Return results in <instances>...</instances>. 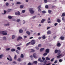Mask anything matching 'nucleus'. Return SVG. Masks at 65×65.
Listing matches in <instances>:
<instances>
[{
    "label": "nucleus",
    "mask_w": 65,
    "mask_h": 65,
    "mask_svg": "<svg viewBox=\"0 0 65 65\" xmlns=\"http://www.w3.org/2000/svg\"><path fill=\"white\" fill-rule=\"evenodd\" d=\"M33 9L32 8H31L29 9V11H30V13L31 14H33L34 12V11H33Z\"/></svg>",
    "instance_id": "1"
},
{
    "label": "nucleus",
    "mask_w": 65,
    "mask_h": 65,
    "mask_svg": "<svg viewBox=\"0 0 65 65\" xmlns=\"http://www.w3.org/2000/svg\"><path fill=\"white\" fill-rule=\"evenodd\" d=\"M4 31H0V33L1 34H3V35H7V33L6 32H5Z\"/></svg>",
    "instance_id": "2"
},
{
    "label": "nucleus",
    "mask_w": 65,
    "mask_h": 65,
    "mask_svg": "<svg viewBox=\"0 0 65 65\" xmlns=\"http://www.w3.org/2000/svg\"><path fill=\"white\" fill-rule=\"evenodd\" d=\"M31 44L32 45L35 44V41L34 40H32L31 41Z\"/></svg>",
    "instance_id": "3"
},
{
    "label": "nucleus",
    "mask_w": 65,
    "mask_h": 65,
    "mask_svg": "<svg viewBox=\"0 0 65 65\" xmlns=\"http://www.w3.org/2000/svg\"><path fill=\"white\" fill-rule=\"evenodd\" d=\"M36 54L35 53H34L33 54V57L34 58H35V59H37V57L36 56Z\"/></svg>",
    "instance_id": "4"
},
{
    "label": "nucleus",
    "mask_w": 65,
    "mask_h": 65,
    "mask_svg": "<svg viewBox=\"0 0 65 65\" xmlns=\"http://www.w3.org/2000/svg\"><path fill=\"white\" fill-rule=\"evenodd\" d=\"M15 14L16 15H20V12L19 11H18V12H15Z\"/></svg>",
    "instance_id": "5"
},
{
    "label": "nucleus",
    "mask_w": 65,
    "mask_h": 65,
    "mask_svg": "<svg viewBox=\"0 0 65 65\" xmlns=\"http://www.w3.org/2000/svg\"><path fill=\"white\" fill-rule=\"evenodd\" d=\"M46 21V20L45 19H43L41 20V23L42 24L44 23V22Z\"/></svg>",
    "instance_id": "6"
},
{
    "label": "nucleus",
    "mask_w": 65,
    "mask_h": 65,
    "mask_svg": "<svg viewBox=\"0 0 65 65\" xmlns=\"http://www.w3.org/2000/svg\"><path fill=\"white\" fill-rule=\"evenodd\" d=\"M47 34H52V32L51 30H48L47 32Z\"/></svg>",
    "instance_id": "7"
},
{
    "label": "nucleus",
    "mask_w": 65,
    "mask_h": 65,
    "mask_svg": "<svg viewBox=\"0 0 65 65\" xmlns=\"http://www.w3.org/2000/svg\"><path fill=\"white\" fill-rule=\"evenodd\" d=\"M45 52H46L47 53H49L50 49L48 48L46 49V50H45Z\"/></svg>",
    "instance_id": "8"
},
{
    "label": "nucleus",
    "mask_w": 65,
    "mask_h": 65,
    "mask_svg": "<svg viewBox=\"0 0 65 65\" xmlns=\"http://www.w3.org/2000/svg\"><path fill=\"white\" fill-rule=\"evenodd\" d=\"M41 58H39L38 59V61H40L41 63V62H43L44 61V60H41Z\"/></svg>",
    "instance_id": "9"
},
{
    "label": "nucleus",
    "mask_w": 65,
    "mask_h": 65,
    "mask_svg": "<svg viewBox=\"0 0 65 65\" xmlns=\"http://www.w3.org/2000/svg\"><path fill=\"white\" fill-rule=\"evenodd\" d=\"M31 50L30 51V53H32H32H34L35 51V50H34L33 49H31Z\"/></svg>",
    "instance_id": "10"
},
{
    "label": "nucleus",
    "mask_w": 65,
    "mask_h": 65,
    "mask_svg": "<svg viewBox=\"0 0 65 65\" xmlns=\"http://www.w3.org/2000/svg\"><path fill=\"white\" fill-rule=\"evenodd\" d=\"M58 55H60V54H61V50H58Z\"/></svg>",
    "instance_id": "11"
},
{
    "label": "nucleus",
    "mask_w": 65,
    "mask_h": 65,
    "mask_svg": "<svg viewBox=\"0 0 65 65\" xmlns=\"http://www.w3.org/2000/svg\"><path fill=\"white\" fill-rule=\"evenodd\" d=\"M57 46L58 47H60L61 46V44L60 43H57Z\"/></svg>",
    "instance_id": "12"
},
{
    "label": "nucleus",
    "mask_w": 65,
    "mask_h": 65,
    "mask_svg": "<svg viewBox=\"0 0 65 65\" xmlns=\"http://www.w3.org/2000/svg\"><path fill=\"white\" fill-rule=\"evenodd\" d=\"M60 39L62 40H63L64 39V37L61 36L60 37Z\"/></svg>",
    "instance_id": "13"
},
{
    "label": "nucleus",
    "mask_w": 65,
    "mask_h": 65,
    "mask_svg": "<svg viewBox=\"0 0 65 65\" xmlns=\"http://www.w3.org/2000/svg\"><path fill=\"white\" fill-rule=\"evenodd\" d=\"M62 55V54H60V55H59L58 56H57V57L58 58H60L61 56Z\"/></svg>",
    "instance_id": "14"
},
{
    "label": "nucleus",
    "mask_w": 65,
    "mask_h": 65,
    "mask_svg": "<svg viewBox=\"0 0 65 65\" xmlns=\"http://www.w3.org/2000/svg\"><path fill=\"white\" fill-rule=\"evenodd\" d=\"M44 50V48H41L40 49V51L41 52H42V51H43V50Z\"/></svg>",
    "instance_id": "15"
},
{
    "label": "nucleus",
    "mask_w": 65,
    "mask_h": 65,
    "mask_svg": "<svg viewBox=\"0 0 65 65\" xmlns=\"http://www.w3.org/2000/svg\"><path fill=\"white\" fill-rule=\"evenodd\" d=\"M7 59L8 60H9L10 61H12V59L11 58H10L9 59V58L8 57L7 58Z\"/></svg>",
    "instance_id": "16"
},
{
    "label": "nucleus",
    "mask_w": 65,
    "mask_h": 65,
    "mask_svg": "<svg viewBox=\"0 0 65 65\" xmlns=\"http://www.w3.org/2000/svg\"><path fill=\"white\" fill-rule=\"evenodd\" d=\"M50 58L48 57H46V60H50Z\"/></svg>",
    "instance_id": "17"
},
{
    "label": "nucleus",
    "mask_w": 65,
    "mask_h": 65,
    "mask_svg": "<svg viewBox=\"0 0 65 65\" xmlns=\"http://www.w3.org/2000/svg\"><path fill=\"white\" fill-rule=\"evenodd\" d=\"M65 13H62L61 17H65Z\"/></svg>",
    "instance_id": "18"
},
{
    "label": "nucleus",
    "mask_w": 65,
    "mask_h": 65,
    "mask_svg": "<svg viewBox=\"0 0 65 65\" xmlns=\"http://www.w3.org/2000/svg\"><path fill=\"white\" fill-rule=\"evenodd\" d=\"M57 22L58 23H60L61 22V20L59 19H58L57 20Z\"/></svg>",
    "instance_id": "19"
},
{
    "label": "nucleus",
    "mask_w": 65,
    "mask_h": 65,
    "mask_svg": "<svg viewBox=\"0 0 65 65\" xmlns=\"http://www.w3.org/2000/svg\"><path fill=\"white\" fill-rule=\"evenodd\" d=\"M47 55V53H45L43 54V55L44 56H46Z\"/></svg>",
    "instance_id": "20"
},
{
    "label": "nucleus",
    "mask_w": 65,
    "mask_h": 65,
    "mask_svg": "<svg viewBox=\"0 0 65 65\" xmlns=\"http://www.w3.org/2000/svg\"><path fill=\"white\" fill-rule=\"evenodd\" d=\"M15 51V50L14 49L12 48L11 49V52H14Z\"/></svg>",
    "instance_id": "21"
},
{
    "label": "nucleus",
    "mask_w": 65,
    "mask_h": 65,
    "mask_svg": "<svg viewBox=\"0 0 65 65\" xmlns=\"http://www.w3.org/2000/svg\"><path fill=\"white\" fill-rule=\"evenodd\" d=\"M20 33H22L23 32V30L22 29H20L19 31Z\"/></svg>",
    "instance_id": "22"
},
{
    "label": "nucleus",
    "mask_w": 65,
    "mask_h": 65,
    "mask_svg": "<svg viewBox=\"0 0 65 65\" xmlns=\"http://www.w3.org/2000/svg\"><path fill=\"white\" fill-rule=\"evenodd\" d=\"M58 50H55V54H57V53H58Z\"/></svg>",
    "instance_id": "23"
},
{
    "label": "nucleus",
    "mask_w": 65,
    "mask_h": 65,
    "mask_svg": "<svg viewBox=\"0 0 65 65\" xmlns=\"http://www.w3.org/2000/svg\"><path fill=\"white\" fill-rule=\"evenodd\" d=\"M5 26H9V23H8V24H5L4 25Z\"/></svg>",
    "instance_id": "24"
},
{
    "label": "nucleus",
    "mask_w": 65,
    "mask_h": 65,
    "mask_svg": "<svg viewBox=\"0 0 65 65\" xmlns=\"http://www.w3.org/2000/svg\"><path fill=\"white\" fill-rule=\"evenodd\" d=\"M21 58H24V55L23 54H22L21 55Z\"/></svg>",
    "instance_id": "25"
},
{
    "label": "nucleus",
    "mask_w": 65,
    "mask_h": 65,
    "mask_svg": "<svg viewBox=\"0 0 65 65\" xmlns=\"http://www.w3.org/2000/svg\"><path fill=\"white\" fill-rule=\"evenodd\" d=\"M42 38H43V39H45V38H46L45 35H44L42 37Z\"/></svg>",
    "instance_id": "26"
},
{
    "label": "nucleus",
    "mask_w": 65,
    "mask_h": 65,
    "mask_svg": "<svg viewBox=\"0 0 65 65\" xmlns=\"http://www.w3.org/2000/svg\"><path fill=\"white\" fill-rule=\"evenodd\" d=\"M33 63L34 64H37V61H35L33 62Z\"/></svg>",
    "instance_id": "27"
},
{
    "label": "nucleus",
    "mask_w": 65,
    "mask_h": 65,
    "mask_svg": "<svg viewBox=\"0 0 65 65\" xmlns=\"http://www.w3.org/2000/svg\"><path fill=\"white\" fill-rule=\"evenodd\" d=\"M30 43H31V42H29L28 43L26 44V46H28V45H29Z\"/></svg>",
    "instance_id": "28"
},
{
    "label": "nucleus",
    "mask_w": 65,
    "mask_h": 65,
    "mask_svg": "<svg viewBox=\"0 0 65 65\" xmlns=\"http://www.w3.org/2000/svg\"><path fill=\"white\" fill-rule=\"evenodd\" d=\"M26 33L28 34V35H29L30 34V32L29 31H26Z\"/></svg>",
    "instance_id": "29"
},
{
    "label": "nucleus",
    "mask_w": 65,
    "mask_h": 65,
    "mask_svg": "<svg viewBox=\"0 0 65 65\" xmlns=\"http://www.w3.org/2000/svg\"><path fill=\"white\" fill-rule=\"evenodd\" d=\"M17 61H19V62H20L21 61V59L20 58H18V60Z\"/></svg>",
    "instance_id": "30"
},
{
    "label": "nucleus",
    "mask_w": 65,
    "mask_h": 65,
    "mask_svg": "<svg viewBox=\"0 0 65 65\" xmlns=\"http://www.w3.org/2000/svg\"><path fill=\"white\" fill-rule=\"evenodd\" d=\"M8 19H12V17H11V16H9L8 17Z\"/></svg>",
    "instance_id": "31"
},
{
    "label": "nucleus",
    "mask_w": 65,
    "mask_h": 65,
    "mask_svg": "<svg viewBox=\"0 0 65 65\" xmlns=\"http://www.w3.org/2000/svg\"><path fill=\"white\" fill-rule=\"evenodd\" d=\"M24 7V5H21L20 6V8H23Z\"/></svg>",
    "instance_id": "32"
},
{
    "label": "nucleus",
    "mask_w": 65,
    "mask_h": 65,
    "mask_svg": "<svg viewBox=\"0 0 65 65\" xmlns=\"http://www.w3.org/2000/svg\"><path fill=\"white\" fill-rule=\"evenodd\" d=\"M18 38L19 39V40H21V39H22V37H20V36H19L18 37Z\"/></svg>",
    "instance_id": "33"
},
{
    "label": "nucleus",
    "mask_w": 65,
    "mask_h": 65,
    "mask_svg": "<svg viewBox=\"0 0 65 65\" xmlns=\"http://www.w3.org/2000/svg\"><path fill=\"white\" fill-rule=\"evenodd\" d=\"M15 37V36L14 35H13L12 37V39H14Z\"/></svg>",
    "instance_id": "34"
},
{
    "label": "nucleus",
    "mask_w": 65,
    "mask_h": 65,
    "mask_svg": "<svg viewBox=\"0 0 65 65\" xmlns=\"http://www.w3.org/2000/svg\"><path fill=\"white\" fill-rule=\"evenodd\" d=\"M44 1L45 3H46L47 2V0H44Z\"/></svg>",
    "instance_id": "35"
},
{
    "label": "nucleus",
    "mask_w": 65,
    "mask_h": 65,
    "mask_svg": "<svg viewBox=\"0 0 65 65\" xmlns=\"http://www.w3.org/2000/svg\"><path fill=\"white\" fill-rule=\"evenodd\" d=\"M6 39V38L5 37H4L3 38V40H5Z\"/></svg>",
    "instance_id": "36"
},
{
    "label": "nucleus",
    "mask_w": 65,
    "mask_h": 65,
    "mask_svg": "<svg viewBox=\"0 0 65 65\" xmlns=\"http://www.w3.org/2000/svg\"><path fill=\"white\" fill-rule=\"evenodd\" d=\"M3 57V55L2 54H1L0 55V59H1V58H2Z\"/></svg>",
    "instance_id": "37"
},
{
    "label": "nucleus",
    "mask_w": 65,
    "mask_h": 65,
    "mask_svg": "<svg viewBox=\"0 0 65 65\" xmlns=\"http://www.w3.org/2000/svg\"><path fill=\"white\" fill-rule=\"evenodd\" d=\"M16 52L17 53V54H20V53H19V51H18V50H16Z\"/></svg>",
    "instance_id": "38"
},
{
    "label": "nucleus",
    "mask_w": 65,
    "mask_h": 65,
    "mask_svg": "<svg viewBox=\"0 0 65 65\" xmlns=\"http://www.w3.org/2000/svg\"><path fill=\"white\" fill-rule=\"evenodd\" d=\"M62 61H63V60H62V59H60L59 60V62H62Z\"/></svg>",
    "instance_id": "39"
},
{
    "label": "nucleus",
    "mask_w": 65,
    "mask_h": 65,
    "mask_svg": "<svg viewBox=\"0 0 65 65\" xmlns=\"http://www.w3.org/2000/svg\"><path fill=\"white\" fill-rule=\"evenodd\" d=\"M42 12L43 13H46V12L44 10L42 11Z\"/></svg>",
    "instance_id": "40"
},
{
    "label": "nucleus",
    "mask_w": 65,
    "mask_h": 65,
    "mask_svg": "<svg viewBox=\"0 0 65 65\" xmlns=\"http://www.w3.org/2000/svg\"><path fill=\"white\" fill-rule=\"evenodd\" d=\"M38 8L39 9L40 8H41V5H40L38 6Z\"/></svg>",
    "instance_id": "41"
},
{
    "label": "nucleus",
    "mask_w": 65,
    "mask_h": 65,
    "mask_svg": "<svg viewBox=\"0 0 65 65\" xmlns=\"http://www.w3.org/2000/svg\"><path fill=\"white\" fill-rule=\"evenodd\" d=\"M51 12H52V10H48V13H51Z\"/></svg>",
    "instance_id": "42"
},
{
    "label": "nucleus",
    "mask_w": 65,
    "mask_h": 65,
    "mask_svg": "<svg viewBox=\"0 0 65 65\" xmlns=\"http://www.w3.org/2000/svg\"><path fill=\"white\" fill-rule=\"evenodd\" d=\"M11 11V9H9L8 10V12H10Z\"/></svg>",
    "instance_id": "43"
},
{
    "label": "nucleus",
    "mask_w": 65,
    "mask_h": 65,
    "mask_svg": "<svg viewBox=\"0 0 65 65\" xmlns=\"http://www.w3.org/2000/svg\"><path fill=\"white\" fill-rule=\"evenodd\" d=\"M25 10H23L22 11V13H25Z\"/></svg>",
    "instance_id": "44"
},
{
    "label": "nucleus",
    "mask_w": 65,
    "mask_h": 65,
    "mask_svg": "<svg viewBox=\"0 0 65 65\" xmlns=\"http://www.w3.org/2000/svg\"><path fill=\"white\" fill-rule=\"evenodd\" d=\"M54 59H55V58H53L51 60V62H53V61H54Z\"/></svg>",
    "instance_id": "45"
},
{
    "label": "nucleus",
    "mask_w": 65,
    "mask_h": 65,
    "mask_svg": "<svg viewBox=\"0 0 65 65\" xmlns=\"http://www.w3.org/2000/svg\"><path fill=\"white\" fill-rule=\"evenodd\" d=\"M27 65H31V62H29L27 64Z\"/></svg>",
    "instance_id": "46"
},
{
    "label": "nucleus",
    "mask_w": 65,
    "mask_h": 65,
    "mask_svg": "<svg viewBox=\"0 0 65 65\" xmlns=\"http://www.w3.org/2000/svg\"><path fill=\"white\" fill-rule=\"evenodd\" d=\"M45 7L46 8H48V6L47 5H46L45 6Z\"/></svg>",
    "instance_id": "47"
},
{
    "label": "nucleus",
    "mask_w": 65,
    "mask_h": 65,
    "mask_svg": "<svg viewBox=\"0 0 65 65\" xmlns=\"http://www.w3.org/2000/svg\"><path fill=\"white\" fill-rule=\"evenodd\" d=\"M10 48H7L6 49V51H9V50H10Z\"/></svg>",
    "instance_id": "48"
},
{
    "label": "nucleus",
    "mask_w": 65,
    "mask_h": 65,
    "mask_svg": "<svg viewBox=\"0 0 65 65\" xmlns=\"http://www.w3.org/2000/svg\"><path fill=\"white\" fill-rule=\"evenodd\" d=\"M17 48L18 50H21V48L19 47H17Z\"/></svg>",
    "instance_id": "49"
},
{
    "label": "nucleus",
    "mask_w": 65,
    "mask_h": 65,
    "mask_svg": "<svg viewBox=\"0 0 65 65\" xmlns=\"http://www.w3.org/2000/svg\"><path fill=\"white\" fill-rule=\"evenodd\" d=\"M16 3L17 4H21V2H18Z\"/></svg>",
    "instance_id": "50"
},
{
    "label": "nucleus",
    "mask_w": 65,
    "mask_h": 65,
    "mask_svg": "<svg viewBox=\"0 0 65 65\" xmlns=\"http://www.w3.org/2000/svg\"><path fill=\"white\" fill-rule=\"evenodd\" d=\"M14 59L15 60H16V59H17V55H15L14 57Z\"/></svg>",
    "instance_id": "51"
},
{
    "label": "nucleus",
    "mask_w": 65,
    "mask_h": 65,
    "mask_svg": "<svg viewBox=\"0 0 65 65\" xmlns=\"http://www.w3.org/2000/svg\"><path fill=\"white\" fill-rule=\"evenodd\" d=\"M38 47H41V44H39L38 45Z\"/></svg>",
    "instance_id": "52"
},
{
    "label": "nucleus",
    "mask_w": 65,
    "mask_h": 65,
    "mask_svg": "<svg viewBox=\"0 0 65 65\" xmlns=\"http://www.w3.org/2000/svg\"><path fill=\"white\" fill-rule=\"evenodd\" d=\"M6 6H8L9 5V4L8 3H6Z\"/></svg>",
    "instance_id": "53"
},
{
    "label": "nucleus",
    "mask_w": 65,
    "mask_h": 65,
    "mask_svg": "<svg viewBox=\"0 0 65 65\" xmlns=\"http://www.w3.org/2000/svg\"><path fill=\"white\" fill-rule=\"evenodd\" d=\"M36 50H39V48H38V47H36Z\"/></svg>",
    "instance_id": "54"
},
{
    "label": "nucleus",
    "mask_w": 65,
    "mask_h": 65,
    "mask_svg": "<svg viewBox=\"0 0 65 65\" xmlns=\"http://www.w3.org/2000/svg\"><path fill=\"white\" fill-rule=\"evenodd\" d=\"M57 25H58V23H56L55 24L54 26H57Z\"/></svg>",
    "instance_id": "55"
},
{
    "label": "nucleus",
    "mask_w": 65,
    "mask_h": 65,
    "mask_svg": "<svg viewBox=\"0 0 65 65\" xmlns=\"http://www.w3.org/2000/svg\"><path fill=\"white\" fill-rule=\"evenodd\" d=\"M4 14H5V13H6L7 12L5 10L4 11Z\"/></svg>",
    "instance_id": "56"
},
{
    "label": "nucleus",
    "mask_w": 65,
    "mask_h": 65,
    "mask_svg": "<svg viewBox=\"0 0 65 65\" xmlns=\"http://www.w3.org/2000/svg\"><path fill=\"white\" fill-rule=\"evenodd\" d=\"M20 19H18L17 20V22H19V21H20Z\"/></svg>",
    "instance_id": "57"
},
{
    "label": "nucleus",
    "mask_w": 65,
    "mask_h": 65,
    "mask_svg": "<svg viewBox=\"0 0 65 65\" xmlns=\"http://www.w3.org/2000/svg\"><path fill=\"white\" fill-rule=\"evenodd\" d=\"M54 63L55 64H56L57 63V60H55Z\"/></svg>",
    "instance_id": "58"
},
{
    "label": "nucleus",
    "mask_w": 65,
    "mask_h": 65,
    "mask_svg": "<svg viewBox=\"0 0 65 65\" xmlns=\"http://www.w3.org/2000/svg\"><path fill=\"white\" fill-rule=\"evenodd\" d=\"M64 20L65 19H64V17H62V21H64Z\"/></svg>",
    "instance_id": "59"
},
{
    "label": "nucleus",
    "mask_w": 65,
    "mask_h": 65,
    "mask_svg": "<svg viewBox=\"0 0 65 65\" xmlns=\"http://www.w3.org/2000/svg\"><path fill=\"white\" fill-rule=\"evenodd\" d=\"M38 11H41V9L40 8L39 9H38Z\"/></svg>",
    "instance_id": "60"
},
{
    "label": "nucleus",
    "mask_w": 65,
    "mask_h": 65,
    "mask_svg": "<svg viewBox=\"0 0 65 65\" xmlns=\"http://www.w3.org/2000/svg\"><path fill=\"white\" fill-rule=\"evenodd\" d=\"M35 18H36V16H33L32 17V18H33V19H35Z\"/></svg>",
    "instance_id": "61"
},
{
    "label": "nucleus",
    "mask_w": 65,
    "mask_h": 65,
    "mask_svg": "<svg viewBox=\"0 0 65 65\" xmlns=\"http://www.w3.org/2000/svg\"><path fill=\"white\" fill-rule=\"evenodd\" d=\"M42 60H45V58H44L43 57H42Z\"/></svg>",
    "instance_id": "62"
},
{
    "label": "nucleus",
    "mask_w": 65,
    "mask_h": 65,
    "mask_svg": "<svg viewBox=\"0 0 65 65\" xmlns=\"http://www.w3.org/2000/svg\"><path fill=\"white\" fill-rule=\"evenodd\" d=\"M40 35V33H38V36H39Z\"/></svg>",
    "instance_id": "63"
},
{
    "label": "nucleus",
    "mask_w": 65,
    "mask_h": 65,
    "mask_svg": "<svg viewBox=\"0 0 65 65\" xmlns=\"http://www.w3.org/2000/svg\"><path fill=\"white\" fill-rule=\"evenodd\" d=\"M32 38H33V37H32L29 38V39H32Z\"/></svg>",
    "instance_id": "64"
}]
</instances>
